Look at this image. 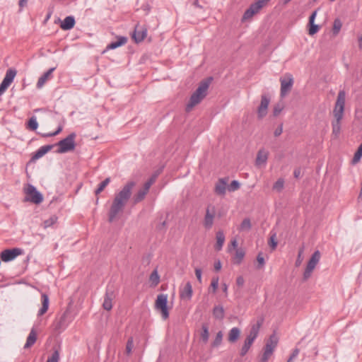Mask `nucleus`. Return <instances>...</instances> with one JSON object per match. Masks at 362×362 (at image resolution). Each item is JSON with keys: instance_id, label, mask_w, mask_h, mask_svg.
Wrapping results in <instances>:
<instances>
[{"instance_id": "obj_1", "label": "nucleus", "mask_w": 362, "mask_h": 362, "mask_svg": "<svg viewBox=\"0 0 362 362\" xmlns=\"http://www.w3.org/2000/svg\"><path fill=\"white\" fill-rule=\"evenodd\" d=\"M136 186L134 181L127 182L122 189L115 194L108 213L109 222H113L123 212V210L130 199L132 189Z\"/></svg>"}, {"instance_id": "obj_2", "label": "nucleus", "mask_w": 362, "mask_h": 362, "mask_svg": "<svg viewBox=\"0 0 362 362\" xmlns=\"http://www.w3.org/2000/svg\"><path fill=\"white\" fill-rule=\"evenodd\" d=\"M345 100V92L344 90H340L338 93L333 110L334 119L332 122V134L335 136H338L341 131V120L344 116Z\"/></svg>"}, {"instance_id": "obj_3", "label": "nucleus", "mask_w": 362, "mask_h": 362, "mask_svg": "<svg viewBox=\"0 0 362 362\" xmlns=\"http://www.w3.org/2000/svg\"><path fill=\"white\" fill-rule=\"evenodd\" d=\"M211 80V78H210L209 81H203L200 83L199 87L192 93L189 98V101L185 108L187 112H190L195 105L200 103V102L206 97Z\"/></svg>"}, {"instance_id": "obj_4", "label": "nucleus", "mask_w": 362, "mask_h": 362, "mask_svg": "<svg viewBox=\"0 0 362 362\" xmlns=\"http://www.w3.org/2000/svg\"><path fill=\"white\" fill-rule=\"evenodd\" d=\"M262 320H259L256 324L253 325L250 329L249 334L247 336L244 344L240 349V354L244 356L247 354L254 341L257 337L260 327L262 326Z\"/></svg>"}, {"instance_id": "obj_5", "label": "nucleus", "mask_w": 362, "mask_h": 362, "mask_svg": "<svg viewBox=\"0 0 362 362\" xmlns=\"http://www.w3.org/2000/svg\"><path fill=\"white\" fill-rule=\"evenodd\" d=\"M76 134L74 132H73L71 133L69 136H67L65 139L59 141L57 144L59 146V148L57 149V152L58 153H64L74 150L76 146Z\"/></svg>"}, {"instance_id": "obj_6", "label": "nucleus", "mask_w": 362, "mask_h": 362, "mask_svg": "<svg viewBox=\"0 0 362 362\" xmlns=\"http://www.w3.org/2000/svg\"><path fill=\"white\" fill-rule=\"evenodd\" d=\"M167 303L168 296L166 294L161 293L157 296L155 302V309L160 312L163 320H167L169 317Z\"/></svg>"}, {"instance_id": "obj_7", "label": "nucleus", "mask_w": 362, "mask_h": 362, "mask_svg": "<svg viewBox=\"0 0 362 362\" xmlns=\"http://www.w3.org/2000/svg\"><path fill=\"white\" fill-rule=\"evenodd\" d=\"M269 1L270 0H257L245 11L242 20L246 21L252 18V17L259 13V11L265 6Z\"/></svg>"}, {"instance_id": "obj_8", "label": "nucleus", "mask_w": 362, "mask_h": 362, "mask_svg": "<svg viewBox=\"0 0 362 362\" xmlns=\"http://www.w3.org/2000/svg\"><path fill=\"white\" fill-rule=\"evenodd\" d=\"M24 190L26 194V201L36 204H40L43 201L42 195L36 189L33 185L28 184Z\"/></svg>"}, {"instance_id": "obj_9", "label": "nucleus", "mask_w": 362, "mask_h": 362, "mask_svg": "<svg viewBox=\"0 0 362 362\" xmlns=\"http://www.w3.org/2000/svg\"><path fill=\"white\" fill-rule=\"evenodd\" d=\"M320 252L319 250H316L314 252V253L312 255L310 259H309L307 267L305 269V272L303 273V279L304 280H307L311 276V274L315 268L316 265L318 264L320 259Z\"/></svg>"}, {"instance_id": "obj_10", "label": "nucleus", "mask_w": 362, "mask_h": 362, "mask_svg": "<svg viewBox=\"0 0 362 362\" xmlns=\"http://www.w3.org/2000/svg\"><path fill=\"white\" fill-rule=\"evenodd\" d=\"M320 252L319 250H316L314 252V253L312 255L310 259H309L307 267L305 269V272L303 273V279L304 280H307L311 276V274L315 268L316 265L318 264L320 259Z\"/></svg>"}, {"instance_id": "obj_11", "label": "nucleus", "mask_w": 362, "mask_h": 362, "mask_svg": "<svg viewBox=\"0 0 362 362\" xmlns=\"http://www.w3.org/2000/svg\"><path fill=\"white\" fill-rule=\"evenodd\" d=\"M281 90L280 95L284 98L291 90L293 85V78L290 74H286L284 77L280 78Z\"/></svg>"}, {"instance_id": "obj_12", "label": "nucleus", "mask_w": 362, "mask_h": 362, "mask_svg": "<svg viewBox=\"0 0 362 362\" xmlns=\"http://www.w3.org/2000/svg\"><path fill=\"white\" fill-rule=\"evenodd\" d=\"M216 216V208L213 205H209L206 209V214L203 221V225L205 228L210 229L213 226L214 221Z\"/></svg>"}, {"instance_id": "obj_13", "label": "nucleus", "mask_w": 362, "mask_h": 362, "mask_svg": "<svg viewBox=\"0 0 362 362\" xmlns=\"http://www.w3.org/2000/svg\"><path fill=\"white\" fill-rule=\"evenodd\" d=\"M22 253L20 248H13L11 250H5L1 252L0 257L3 262H7L14 259L17 256Z\"/></svg>"}, {"instance_id": "obj_14", "label": "nucleus", "mask_w": 362, "mask_h": 362, "mask_svg": "<svg viewBox=\"0 0 362 362\" xmlns=\"http://www.w3.org/2000/svg\"><path fill=\"white\" fill-rule=\"evenodd\" d=\"M269 102L270 99L267 95H262L261 96L260 105L257 108V116L259 119H262L267 115Z\"/></svg>"}, {"instance_id": "obj_15", "label": "nucleus", "mask_w": 362, "mask_h": 362, "mask_svg": "<svg viewBox=\"0 0 362 362\" xmlns=\"http://www.w3.org/2000/svg\"><path fill=\"white\" fill-rule=\"evenodd\" d=\"M147 35V29L144 26L136 25L132 37L137 43L142 42Z\"/></svg>"}, {"instance_id": "obj_16", "label": "nucleus", "mask_w": 362, "mask_h": 362, "mask_svg": "<svg viewBox=\"0 0 362 362\" xmlns=\"http://www.w3.org/2000/svg\"><path fill=\"white\" fill-rule=\"evenodd\" d=\"M192 286L189 281L187 282L185 286L180 291L181 299L189 300L192 296Z\"/></svg>"}, {"instance_id": "obj_17", "label": "nucleus", "mask_w": 362, "mask_h": 362, "mask_svg": "<svg viewBox=\"0 0 362 362\" xmlns=\"http://www.w3.org/2000/svg\"><path fill=\"white\" fill-rule=\"evenodd\" d=\"M115 294L112 291L107 290L104 297L103 308L106 310H110L112 308V300Z\"/></svg>"}, {"instance_id": "obj_18", "label": "nucleus", "mask_w": 362, "mask_h": 362, "mask_svg": "<svg viewBox=\"0 0 362 362\" xmlns=\"http://www.w3.org/2000/svg\"><path fill=\"white\" fill-rule=\"evenodd\" d=\"M227 178H221L219 179L215 185L214 191L216 194L218 195L223 196L226 194V185H227Z\"/></svg>"}, {"instance_id": "obj_19", "label": "nucleus", "mask_w": 362, "mask_h": 362, "mask_svg": "<svg viewBox=\"0 0 362 362\" xmlns=\"http://www.w3.org/2000/svg\"><path fill=\"white\" fill-rule=\"evenodd\" d=\"M53 145H45L41 146L35 153L33 155L31 158L32 161H35L41 157H42L45 153L49 152L52 148Z\"/></svg>"}, {"instance_id": "obj_20", "label": "nucleus", "mask_w": 362, "mask_h": 362, "mask_svg": "<svg viewBox=\"0 0 362 362\" xmlns=\"http://www.w3.org/2000/svg\"><path fill=\"white\" fill-rule=\"evenodd\" d=\"M148 191L149 189L144 186L143 187L142 189H139L133 197L134 204H136L143 201L146 195L148 194Z\"/></svg>"}, {"instance_id": "obj_21", "label": "nucleus", "mask_w": 362, "mask_h": 362, "mask_svg": "<svg viewBox=\"0 0 362 362\" xmlns=\"http://www.w3.org/2000/svg\"><path fill=\"white\" fill-rule=\"evenodd\" d=\"M55 70V67L49 69L42 76H41L37 83V87L38 88H42L45 82L51 77L52 72Z\"/></svg>"}, {"instance_id": "obj_22", "label": "nucleus", "mask_w": 362, "mask_h": 362, "mask_svg": "<svg viewBox=\"0 0 362 362\" xmlns=\"http://www.w3.org/2000/svg\"><path fill=\"white\" fill-rule=\"evenodd\" d=\"M268 158V152L264 150H259L256 158V165L260 166L267 163Z\"/></svg>"}, {"instance_id": "obj_23", "label": "nucleus", "mask_w": 362, "mask_h": 362, "mask_svg": "<svg viewBox=\"0 0 362 362\" xmlns=\"http://www.w3.org/2000/svg\"><path fill=\"white\" fill-rule=\"evenodd\" d=\"M75 25V19L73 16H67L61 23L60 27L62 30H67L74 28Z\"/></svg>"}, {"instance_id": "obj_24", "label": "nucleus", "mask_w": 362, "mask_h": 362, "mask_svg": "<svg viewBox=\"0 0 362 362\" xmlns=\"http://www.w3.org/2000/svg\"><path fill=\"white\" fill-rule=\"evenodd\" d=\"M36 340L37 333L35 329L33 328L27 337L26 342L24 345V349H28L31 347L36 342Z\"/></svg>"}, {"instance_id": "obj_25", "label": "nucleus", "mask_w": 362, "mask_h": 362, "mask_svg": "<svg viewBox=\"0 0 362 362\" xmlns=\"http://www.w3.org/2000/svg\"><path fill=\"white\" fill-rule=\"evenodd\" d=\"M42 299V308L38 311V316L43 315L48 310L49 308V298L45 293H42L41 296Z\"/></svg>"}, {"instance_id": "obj_26", "label": "nucleus", "mask_w": 362, "mask_h": 362, "mask_svg": "<svg viewBox=\"0 0 362 362\" xmlns=\"http://www.w3.org/2000/svg\"><path fill=\"white\" fill-rule=\"evenodd\" d=\"M240 329L238 327H233L228 332V340L230 343H235L239 339Z\"/></svg>"}, {"instance_id": "obj_27", "label": "nucleus", "mask_w": 362, "mask_h": 362, "mask_svg": "<svg viewBox=\"0 0 362 362\" xmlns=\"http://www.w3.org/2000/svg\"><path fill=\"white\" fill-rule=\"evenodd\" d=\"M127 38L126 37H124V36H119L118 37V40L116 42H112L111 43H110L106 49H116L122 45H124L127 43Z\"/></svg>"}, {"instance_id": "obj_28", "label": "nucleus", "mask_w": 362, "mask_h": 362, "mask_svg": "<svg viewBox=\"0 0 362 362\" xmlns=\"http://www.w3.org/2000/svg\"><path fill=\"white\" fill-rule=\"evenodd\" d=\"M127 38L126 37H124V36H119L118 37V40L116 42H112L111 43H110L106 49H116L122 45H124L127 43Z\"/></svg>"}, {"instance_id": "obj_29", "label": "nucleus", "mask_w": 362, "mask_h": 362, "mask_svg": "<svg viewBox=\"0 0 362 362\" xmlns=\"http://www.w3.org/2000/svg\"><path fill=\"white\" fill-rule=\"evenodd\" d=\"M216 243L214 246L215 250L217 251H220L222 249L225 241V235L223 231H218L216 235Z\"/></svg>"}, {"instance_id": "obj_30", "label": "nucleus", "mask_w": 362, "mask_h": 362, "mask_svg": "<svg viewBox=\"0 0 362 362\" xmlns=\"http://www.w3.org/2000/svg\"><path fill=\"white\" fill-rule=\"evenodd\" d=\"M213 315L217 320H223L224 318V309L223 306H215L213 309Z\"/></svg>"}, {"instance_id": "obj_31", "label": "nucleus", "mask_w": 362, "mask_h": 362, "mask_svg": "<svg viewBox=\"0 0 362 362\" xmlns=\"http://www.w3.org/2000/svg\"><path fill=\"white\" fill-rule=\"evenodd\" d=\"M16 75V71L13 69H9L7 70L6 73V76L3 79L4 81L6 82L8 84H11L13 81L15 76Z\"/></svg>"}, {"instance_id": "obj_32", "label": "nucleus", "mask_w": 362, "mask_h": 362, "mask_svg": "<svg viewBox=\"0 0 362 362\" xmlns=\"http://www.w3.org/2000/svg\"><path fill=\"white\" fill-rule=\"evenodd\" d=\"M252 228V224L250 219L249 218H245L243 219L242 223H240L238 230L240 231H249Z\"/></svg>"}, {"instance_id": "obj_33", "label": "nucleus", "mask_w": 362, "mask_h": 362, "mask_svg": "<svg viewBox=\"0 0 362 362\" xmlns=\"http://www.w3.org/2000/svg\"><path fill=\"white\" fill-rule=\"evenodd\" d=\"M274 353V350H272L269 346L268 347L264 346V351L262 356L260 358V362H267L269 358L272 356Z\"/></svg>"}, {"instance_id": "obj_34", "label": "nucleus", "mask_w": 362, "mask_h": 362, "mask_svg": "<svg viewBox=\"0 0 362 362\" xmlns=\"http://www.w3.org/2000/svg\"><path fill=\"white\" fill-rule=\"evenodd\" d=\"M278 344V338L274 334H272L269 339V340L267 341L265 346L269 347L274 351L275 348L276 347Z\"/></svg>"}, {"instance_id": "obj_35", "label": "nucleus", "mask_w": 362, "mask_h": 362, "mask_svg": "<svg viewBox=\"0 0 362 362\" xmlns=\"http://www.w3.org/2000/svg\"><path fill=\"white\" fill-rule=\"evenodd\" d=\"M202 333H201V339L202 341L206 344L207 343L209 337V327L207 325L204 324L202 327Z\"/></svg>"}, {"instance_id": "obj_36", "label": "nucleus", "mask_w": 362, "mask_h": 362, "mask_svg": "<svg viewBox=\"0 0 362 362\" xmlns=\"http://www.w3.org/2000/svg\"><path fill=\"white\" fill-rule=\"evenodd\" d=\"M149 281L153 286H156L160 281V276L156 269L153 270L150 275Z\"/></svg>"}, {"instance_id": "obj_37", "label": "nucleus", "mask_w": 362, "mask_h": 362, "mask_svg": "<svg viewBox=\"0 0 362 362\" xmlns=\"http://www.w3.org/2000/svg\"><path fill=\"white\" fill-rule=\"evenodd\" d=\"M342 27V23L340 19L336 18L333 23L332 33L334 35H337Z\"/></svg>"}, {"instance_id": "obj_38", "label": "nucleus", "mask_w": 362, "mask_h": 362, "mask_svg": "<svg viewBox=\"0 0 362 362\" xmlns=\"http://www.w3.org/2000/svg\"><path fill=\"white\" fill-rule=\"evenodd\" d=\"M245 256V252L242 249H237L234 257V263L240 264Z\"/></svg>"}, {"instance_id": "obj_39", "label": "nucleus", "mask_w": 362, "mask_h": 362, "mask_svg": "<svg viewBox=\"0 0 362 362\" xmlns=\"http://www.w3.org/2000/svg\"><path fill=\"white\" fill-rule=\"evenodd\" d=\"M362 157V144L359 146L357 151L354 153V158L352 159V164H356L358 163Z\"/></svg>"}, {"instance_id": "obj_40", "label": "nucleus", "mask_w": 362, "mask_h": 362, "mask_svg": "<svg viewBox=\"0 0 362 362\" xmlns=\"http://www.w3.org/2000/svg\"><path fill=\"white\" fill-rule=\"evenodd\" d=\"M110 178L107 177L102 182H100V185H98V187L95 191V194L98 195L100 192H102L104 190V189L106 187V186L110 183Z\"/></svg>"}, {"instance_id": "obj_41", "label": "nucleus", "mask_w": 362, "mask_h": 362, "mask_svg": "<svg viewBox=\"0 0 362 362\" xmlns=\"http://www.w3.org/2000/svg\"><path fill=\"white\" fill-rule=\"evenodd\" d=\"M284 108V104L283 102H279L274 106L273 115L277 117Z\"/></svg>"}, {"instance_id": "obj_42", "label": "nucleus", "mask_w": 362, "mask_h": 362, "mask_svg": "<svg viewBox=\"0 0 362 362\" xmlns=\"http://www.w3.org/2000/svg\"><path fill=\"white\" fill-rule=\"evenodd\" d=\"M57 217L56 216H52L49 218L44 221V222H43L44 228H47L48 227L52 226L57 222Z\"/></svg>"}, {"instance_id": "obj_43", "label": "nucleus", "mask_w": 362, "mask_h": 362, "mask_svg": "<svg viewBox=\"0 0 362 362\" xmlns=\"http://www.w3.org/2000/svg\"><path fill=\"white\" fill-rule=\"evenodd\" d=\"M38 127V123L36 120L35 117H32L28 123V127L31 130H36Z\"/></svg>"}, {"instance_id": "obj_44", "label": "nucleus", "mask_w": 362, "mask_h": 362, "mask_svg": "<svg viewBox=\"0 0 362 362\" xmlns=\"http://www.w3.org/2000/svg\"><path fill=\"white\" fill-rule=\"evenodd\" d=\"M59 352L58 350H54L49 356L46 362H59Z\"/></svg>"}, {"instance_id": "obj_45", "label": "nucleus", "mask_w": 362, "mask_h": 362, "mask_svg": "<svg viewBox=\"0 0 362 362\" xmlns=\"http://www.w3.org/2000/svg\"><path fill=\"white\" fill-rule=\"evenodd\" d=\"M222 339H223V333L221 331H219L217 333L216 338L212 343V346L216 347V346H219L221 344Z\"/></svg>"}, {"instance_id": "obj_46", "label": "nucleus", "mask_w": 362, "mask_h": 362, "mask_svg": "<svg viewBox=\"0 0 362 362\" xmlns=\"http://www.w3.org/2000/svg\"><path fill=\"white\" fill-rule=\"evenodd\" d=\"M284 181L283 179H279L273 185V189L281 192L284 188Z\"/></svg>"}, {"instance_id": "obj_47", "label": "nucleus", "mask_w": 362, "mask_h": 362, "mask_svg": "<svg viewBox=\"0 0 362 362\" xmlns=\"http://www.w3.org/2000/svg\"><path fill=\"white\" fill-rule=\"evenodd\" d=\"M240 188V183L237 180H233L231 183L228 186V189L230 192H234L238 190Z\"/></svg>"}, {"instance_id": "obj_48", "label": "nucleus", "mask_w": 362, "mask_h": 362, "mask_svg": "<svg viewBox=\"0 0 362 362\" xmlns=\"http://www.w3.org/2000/svg\"><path fill=\"white\" fill-rule=\"evenodd\" d=\"M63 129V127L62 125H59L57 128V129L54 132H51V133H45V134H40L42 135V136L43 137H51V136H54L56 135H57L58 134H59Z\"/></svg>"}, {"instance_id": "obj_49", "label": "nucleus", "mask_w": 362, "mask_h": 362, "mask_svg": "<svg viewBox=\"0 0 362 362\" xmlns=\"http://www.w3.org/2000/svg\"><path fill=\"white\" fill-rule=\"evenodd\" d=\"M257 261L258 262L257 268L258 269H262L264 266V264H265L264 258L262 256V253H259L258 254V255L257 257Z\"/></svg>"}, {"instance_id": "obj_50", "label": "nucleus", "mask_w": 362, "mask_h": 362, "mask_svg": "<svg viewBox=\"0 0 362 362\" xmlns=\"http://www.w3.org/2000/svg\"><path fill=\"white\" fill-rule=\"evenodd\" d=\"M269 245H270L272 250L276 249L277 246V242L276 240V233H274L271 235L269 238Z\"/></svg>"}, {"instance_id": "obj_51", "label": "nucleus", "mask_w": 362, "mask_h": 362, "mask_svg": "<svg viewBox=\"0 0 362 362\" xmlns=\"http://www.w3.org/2000/svg\"><path fill=\"white\" fill-rule=\"evenodd\" d=\"M310 27L309 32H308L309 35H313L318 32L319 28H320L318 25L313 23V24H310Z\"/></svg>"}, {"instance_id": "obj_52", "label": "nucleus", "mask_w": 362, "mask_h": 362, "mask_svg": "<svg viewBox=\"0 0 362 362\" xmlns=\"http://www.w3.org/2000/svg\"><path fill=\"white\" fill-rule=\"evenodd\" d=\"M156 176L153 175L151 178H149L144 185L147 189H150L151 185L155 182Z\"/></svg>"}, {"instance_id": "obj_53", "label": "nucleus", "mask_w": 362, "mask_h": 362, "mask_svg": "<svg viewBox=\"0 0 362 362\" xmlns=\"http://www.w3.org/2000/svg\"><path fill=\"white\" fill-rule=\"evenodd\" d=\"M218 286V278H214L211 283V287L212 288L213 292L215 293Z\"/></svg>"}, {"instance_id": "obj_54", "label": "nucleus", "mask_w": 362, "mask_h": 362, "mask_svg": "<svg viewBox=\"0 0 362 362\" xmlns=\"http://www.w3.org/2000/svg\"><path fill=\"white\" fill-rule=\"evenodd\" d=\"M133 348V339L129 338L127 341V345H126V351L127 354H129L132 352V349Z\"/></svg>"}, {"instance_id": "obj_55", "label": "nucleus", "mask_w": 362, "mask_h": 362, "mask_svg": "<svg viewBox=\"0 0 362 362\" xmlns=\"http://www.w3.org/2000/svg\"><path fill=\"white\" fill-rule=\"evenodd\" d=\"M9 86H10V84L2 81L1 83L0 84V95H1L5 92V90L7 89V88Z\"/></svg>"}, {"instance_id": "obj_56", "label": "nucleus", "mask_w": 362, "mask_h": 362, "mask_svg": "<svg viewBox=\"0 0 362 362\" xmlns=\"http://www.w3.org/2000/svg\"><path fill=\"white\" fill-rule=\"evenodd\" d=\"M283 132V125L280 124L274 131V134L275 136H280Z\"/></svg>"}, {"instance_id": "obj_57", "label": "nucleus", "mask_w": 362, "mask_h": 362, "mask_svg": "<svg viewBox=\"0 0 362 362\" xmlns=\"http://www.w3.org/2000/svg\"><path fill=\"white\" fill-rule=\"evenodd\" d=\"M195 275L199 283L202 282V270L199 268L195 269Z\"/></svg>"}, {"instance_id": "obj_58", "label": "nucleus", "mask_w": 362, "mask_h": 362, "mask_svg": "<svg viewBox=\"0 0 362 362\" xmlns=\"http://www.w3.org/2000/svg\"><path fill=\"white\" fill-rule=\"evenodd\" d=\"M244 284H245L244 278L242 276H238L236 279V284L238 286L242 287L244 285Z\"/></svg>"}, {"instance_id": "obj_59", "label": "nucleus", "mask_w": 362, "mask_h": 362, "mask_svg": "<svg viewBox=\"0 0 362 362\" xmlns=\"http://www.w3.org/2000/svg\"><path fill=\"white\" fill-rule=\"evenodd\" d=\"M238 246V243L235 239L231 240L230 245L228 246V252H230L232 249L235 248Z\"/></svg>"}, {"instance_id": "obj_60", "label": "nucleus", "mask_w": 362, "mask_h": 362, "mask_svg": "<svg viewBox=\"0 0 362 362\" xmlns=\"http://www.w3.org/2000/svg\"><path fill=\"white\" fill-rule=\"evenodd\" d=\"M317 10H315L312 14L311 16H310L309 18V24H313L314 23V21H315V18L316 17V15H317Z\"/></svg>"}, {"instance_id": "obj_61", "label": "nucleus", "mask_w": 362, "mask_h": 362, "mask_svg": "<svg viewBox=\"0 0 362 362\" xmlns=\"http://www.w3.org/2000/svg\"><path fill=\"white\" fill-rule=\"evenodd\" d=\"M65 319H66V313H64L60 318V320H59V327H61L62 326L64 325V322L65 321Z\"/></svg>"}, {"instance_id": "obj_62", "label": "nucleus", "mask_w": 362, "mask_h": 362, "mask_svg": "<svg viewBox=\"0 0 362 362\" xmlns=\"http://www.w3.org/2000/svg\"><path fill=\"white\" fill-rule=\"evenodd\" d=\"M299 354V349H295L293 351V353L291 355L290 357H291L292 358H295L297 357V356Z\"/></svg>"}, {"instance_id": "obj_63", "label": "nucleus", "mask_w": 362, "mask_h": 362, "mask_svg": "<svg viewBox=\"0 0 362 362\" xmlns=\"http://www.w3.org/2000/svg\"><path fill=\"white\" fill-rule=\"evenodd\" d=\"M221 268V264L220 261H218L217 262H215L214 264V269L216 271H219Z\"/></svg>"}, {"instance_id": "obj_64", "label": "nucleus", "mask_w": 362, "mask_h": 362, "mask_svg": "<svg viewBox=\"0 0 362 362\" xmlns=\"http://www.w3.org/2000/svg\"><path fill=\"white\" fill-rule=\"evenodd\" d=\"M294 177L298 178L300 176V169L297 168L293 172Z\"/></svg>"}]
</instances>
